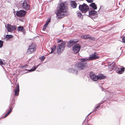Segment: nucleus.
Instances as JSON below:
<instances>
[{
	"mask_svg": "<svg viewBox=\"0 0 125 125\" xmlns=\"http://www.w3.org/2000/svg\"><path fill=\"white\" fill-rule=\"evenodd\" d=\"M56 47L55 45L53 46V47L51 48V52L50 53H52L54 51L56 50Z\"/></svg>",
	"mask_w": 125,
	"mask_h": 125,
	"instance_id": "obj_23",
	"label": "nucleus"
},
{
	"mask_svg": "<svg viewBox=\"0 0 125 125\" xmlns=\"http://www.w3.org/2000/svg\"><path fill=\"white\" fill-rule=\"evenodd\" d=\"M67 9V4L66 2H62L60 3L56 13L57 18H61L64 16V13L66 12Z\"/></svg>",
	"mask_w": 125,
	"mask_h": 125,
	"instance_id": "obj_2",
	"label": "nucleus"
},
{
	"mask_svg": "<svg viewBox=\"0 0 125 125\" xmlns=\"http://www.w3.org/2000/svg\"><path fill=\"white\" fill-rule=\"evenodd\" d=\"M81 38L83 39H89L90 40L94 41L95 40V38L94 37H91L89 34L84 35L81 36Z\"/></svg>",
	"mask_w": 125,
	"mask_h": 125,
	"instance_id": "obj_10",
	"label": "nucleus"
},
{
	"mask_svg": "<svg viewBox=\"0 0 125 125\" xmlns=\"http://www.w3.org/2000/svg\"><path fill=\"white\" fill-rule=\"evenodd\" d=\"M81 48V46L79 44H77L74 45L73 47V50L74 53H76L79 52Z\"/></svg>",
	"mask_w": 125,
	"mask_h": 125,
	"instance_id": "obj_8",
	"label": "nucleus"
},
{
	"mask_svg": "<svg viewBox=\"0 0 125 125\" xmlns=\"http://www.w3.org/2000/svg\"><path fill=\"white\" fill-rule=\"evenodd\" d=\"M65 42H62L58 46L57 48L58 54H60L63 52L65 48Z\"/></svg>",
	"mask_w": 125,
	"mask_h": 125,
	"instance_id": "obj_3",
	"label": "nucleus"
},
{
	"mask_svg": "<svg viewBox=\"0 0 125 125\" xmlns=\"http://www.w3.org/2000/svg\"><path fill=\"white\" fill-rule=\"evenodd\" d=\"M101 88L102 89V91H103V88L102 87H101Z\"/></svg>",
	"mask_w": 125,
	"mask_h": 125,
	"instance_id": "obj_39",
	"label": "nucleus"
},
{
	"mask_svg": "<svg viewBox=\"0 0 125 125\" xmlns=\"http://www.w3.org/2000/svg\"><path fill=\"white\" fill-rule=\"evenodd\" d=\"M13 36L11 35H7L5 36V39L6 41L8 39L12 38Z\"/></svg>",
	"mask_w": 125,
	"mask_h": 125,
	"instance_id": "obj_20",
	"label": "nucleus"
},
{
	"mask_svg": "<svg viewBox=\"0 0 125 125\" xmlns=\"http://www.w3.org/2000/svg\"><path fill=\"white\" fill-rule=\"evenodd\" d=\"M36 66H35L32 67V68L30 70H28L26 69H25V70L26 71H29V72H31L34 71L36 70Z\"/></svg>",
	"mask_w": 125,
	"mask_h": 125,
	"instance_id": "obj_22",
	"label": "nucleus"
},
{
	"mask_svg": "<svg viewBox=\"0 0 125 125\" xmlns=\"http://www.w3.org/2000/svg\"><path fill=\"white\" fill-rule=\"evenodd\" d=\"M114 65H113V66H112V69H114Z\"/></svg>",
	"mask_w": 125,
	"mask_h": 125,
	"instance_id": "obj_37",
	"label": "nucleus"
},
{
	"mask_svg": "<svg viewBox=\"0 0 125 125\" xmlns=\"http://www.w3.org/2000/svg\"><path fill=\"white\" fill-rule=\"evenodd\" d=\"M100 104H99L95 108L93 111H97L98 109L100 107Z\"/></svg>",
	"mask_w": 125,
	"mask_h": 125,
	"instance_id": "obj_27",
	"label": "nucleus"
},
{
	"mask_svg": "<svg viewBox=\"0 0 125 125\" xmlns=\"http://www.w3.org/2000/svg\"><path fill=\"white\" fill-rule=\"evenodd\" d=\"M8 115H8V114L7 113L6 114H5V116L4 117H6Z\"/></svg>",
	"mask_w": 125,
	"mask_h": 125,
	"instance_id": "obj_36",
	"label": "nucleus"
},
{
	"mask_svg": "<svg viewBox=\"0 0 125 125\" xmlns=\"http://www.w3.org/2000/svg\"><path fill=\"white\" fill-rule=\"evenodd\" d=\"M88 16L93 19L97 16V12L94 10H91L89 11Z\"/></svg>",
	"mask_w": 125,
	"mask_h": 125,
	"instance_id": "obj_7",
	"label": "nucleus"
},
{
	"mask_svg": "<svg viewBox=\"0 0 125 125\" xmlns=\"http://www.w3.org/2000/svg\"><path fill=\"white\" fill-rule=\"evenodd\" d=\"M62 41V40H58V41H57V43H59L61 42Z\"/></svg>",
	"mask_w": 125,
	"mask_h": 125,
	"instance_id": "obj_35",
	"label": "nucleus"
},
{
	"mask_svg": "<svg viewBox=\"0 0 125 125\" xmlns=\"http://www.w3.org/2000/svg\"><path fill=\"white\" fill-rule=\"evenodd\" d=\"M3 43L2 41L0 40V48H1L3 46Z\"/></svg>",
	"mask_w": 125,
	"mask_h": 125,
	"instance_id": "obj_26",
	"label": "nucleus"
},
{
	"mask_svg": "<svg viewBox=\"0 0 125 125\" xmlns=\"http://www.w3.org/2000/svg\"><path fill=\"white\" fill-rule=\"evenodd\" d=\"M70 4L71 7L73 8H75L77 6V4L76 2L74 1H72L70 2Z\"/></svg>",
	"mask_w": 125,
	"mask_h": 125,
	"instance_id": "obj_17",
	"label": "nucleus"
},
{
	"mask_svg": "<svg viewBox=\"0 0 125 125\" xmlns=\"http://www.w3.org/2000/svg\"><path fill=\"white\" fill-rule=\"evenodd\" d=\"M82 16V14L80 13H78L77 14V16L79 18H80Z\"/></svg>",
	"mask_w": 125,
	"mask_h": 125,
	"instance_id": "obj_28",
	"label": "nucleus"
},
{
	"mask_svg": "<svg viewBox=\"0 0 125 125\" xmlns=\"http://www.w3.org/2000/svg\"><path fill=\"white\" fill-rule=\"evenodd\" d=\"M28 65H25L23 66H22V68L25 67L26 68H27V67Z\"/></svg>",
	"mask_w": 125,
	"mask_h": 125,
	"instance_id": "obj_33",
	"label": "nucleus"
},
{
	"mask_svg": "<svg viewBox=\"0 0 125 125\" xmlns=\"http://www.w3.org/2000/svg\"><path fill=\"white\" fill-rule=\"evenodd\" d=\"M97 78L98 79H105L106 77L104 76L102 74H101L100 75H99L97 76Z\"/></svg>",
	"mask_w": 125,
	"mask_h": 125,
	"instance_id": "obj_18",
	"label": "nucleus"
},
{
	"mask_svg": "<svg viewBox=\"0 0 125 125\" xmlns=\"http://www.w3.org/2000/svg\"><path fill=\"white\" fill-rule=\"evenodd\" d=\"M79 10L83 13H85L88 10L89 7L84 3L82 5H80L79 7Z\"/></svg>",
	"mask_w": 125,
	"mask_h": 125,
	"instance_id": "obj_4",
	"label": "nucleus"
},
{
	"mask_svg": "<svg viewBox=\"0 0 125 125\" xmlns=\"http://www.w3.org/2000/svg\"><path fill=\"white\" fill-rule=\"evenodd\" d=\"M17 30L18 31H20L21 32H22L24 31V29L23 26H19L17 28Z\"/></svg>",
	"mask_w": 125,
	"mask_h": 125,
	"instance_id": "obj_21",
	"label": "nucleus"
},
{
	"mask_svg": "<svg viewBox=\"0 0 125 125\" xmlns=\"http://www.w3.org/2000/svg\"><path fill=\"white\" fill-rule=\"evenodd\" d=\"M39 65H37L36 66V69L38 67Z\"/></svg>",
	"mask_w": 125,
	"mask_h": 125,
	"instance_id": "obj_38",
	"label": "nucleus"
},
{
	"mask_svg": "<svg viewBox=\"0 0 125 125\" xmlns=\"http://www.w3.org/2000/svg\"><path fill=\"white\" fill-rule=\"evenodd\" d=\"M12 110V108H11L10 109L9 111L7 113L8 114V115H9L10 113L11 112Z\"/></svg>",
	"mask_w": 125,
	"mask_h": 125,
	"instance_id": "obj_30",
	"label": "nucleus"
},
{
	"mask_svg": "<svg viewBox=\"0 0 125 125\" xmlns=\"http://www.w3.org/2000/svg\"><path fill=\"white\" fill-rule=\"evenodd\" d=\"M28 0H24L21 6L22 8L23 9L26 10L30 9V6L28 4Z\"/></svg>",
	"mask_w": 125,
	"mask_h": 125,
	"instance_id": "obj_5",
	"label": "nucleus"
},
{
	"mask_svg": "<svg viewBox=\"0 0 125 125\" xmlns=\"http://www.w3.org/2000/svg\"><path fill=\"white\" fill-rule=\"evenodd\" d=\"M45 58V57L44 56H42L40 57V59L41 61H42Z\"/></svg>",
	"mask_w": 125,
	"mask_h": 125,
	"instance_id": "obj_25",
	"label": "nucleus"
},
{
	"mask_svg": "<svg viewBox=\"0 0 125 125\" xmlns=\"http://www.w3.org/2000/svg\"><path fill=\"white\" fill-rule=\"evenodd\" d=\"M68 72L69 73H72L75 74H77L78 71L77 70L73 69H69L68 70Z\"/></svg>",
	"mask_w": 125,
	"mask_h": 125,
	"instance_id": "obj_16",
	"label": "nucleus"
},
{
	"mask_svg": "<svg viewBox=\"0 0 125 125\" xmlns=\"http://www.w3.org/2000/svg\"><path fill=\"white\" fill-rule=\"evenodd\" d=\"M47 25H46V24H45L44 25V26L43 28V31H45V29H46V28L47 27Z\"/></svg>",
	"mask_w": 125,
	"mask_h": 125,
	"instance_id": "obj_29",
	"label": "nucleus"
},
{
	"mask_svg": "<svg viewBox=\"0 0 125 125\" xmlns=\"http://www.w3.org/2000/svg\"><path fill=\"white\" fill-rule=\"evenodd\" d=\"M7 28L8 31L11 32L15 30L16 27L15 26H11V25L8 24L7 26Z\"/></svg>",
	"mask_w": 125,
	"mask_h": 125,
	"instance_id": "obj_11",
	"label": "nucleus"
},
{
	"mask_svg": "<svg viewBox=\"0 0 125 125\" xmlns=\"http://www.w3.org/2000/svg\"><path fill=\"white\" fill-rule=\"evenodd\" d=\"M90 7L93 8L94 10H96L97 9V7L96 4L94 2L91 3L89 5Z\"/></svg>",
	"mask_w": 125,
	"mask_h": 125,
	"instance_id": "obj_19",
	"label": "nucleus"
},
{
	"mask_svg": "<svg viewBox=\"0 0 125 125\" xmlns=\"http://www.w3.org/2000/svg\"><path fill=\"white\" fill-rule=\"evenodd\" d=\"M100 57L97 56V54L95 52L90 55L88 58H84L80 59L81 62H77L75 64V68L78 70H82L84 69L87 66V64L86 62L87 61H91L98 59Z\"/></svg>",
	"mask_w": 125,
	"mask_h": 125,
	"instance_id": "obj_1",
	"label": "nucleus"
},
{
	"mask_svg": "<svg viewBox=\"0 0 125 125\" xmlns=\"http://www.w3.org/2000/svg\"><path fill=\"white\" fill-rule=\"evenodd\" d=\"M50 18H49L47 20L46 22L45 23V24L47 25H48L49 23L50 22Z\"/></svg>",
	"mask_w": 125,
	"mask_h": 125,
	"instance_id": "obj_24",
	"label": "nucleus"
},
{
	"mask_svg": "<svg viewBox=\"0 0 125 125\" xmlns=\"http://www.w3.org/2000/svg\"><path fill=\"white\" fill-rule=\"evenodd\" d=\"M125 69V68H122L121 66H118L115 67V70L118 74H121L123 73Z\"/></svg>",
	"mask_w": 125,
	"mask_h": 125,
	"instance_id": "obj_6",
	"label": "nucleus"
},
{
	"mask_svg": "<svg viewBox=\"0 0 125 125\" xmlns=\"http://www.w3.org/2000/svg\"><path fill=\"white\" fill-rule=\"evenodd\" d=\"M77 41H75L74 40H72L70 41L67 44L68 47H70L72 46L73 45L75 44L76 42Z\"/></svg>",
	"mask_w": 125,
	"mask_h": 125,
	"instance_id": "obj_13",
	"label": "nucleus"
},
{
	"mask_svg": "<svg viewBox=\"0 0 125 125\" xmlns=\"http://www.w3.org/2000/svg\"><path fill=\"white\" fill-rule=\"evenodd\" d=\"M0 64L2 65H4L5 64V63L3 62L2 60L0 59Z\"/></svg>",
	"mask_w": 125,
	"mask_h": 125,
	"instance_id": "obj_31",
	"label": "nucleus"
},
{
	"mask_svg": "<svg viewBox=\"0 0 125 125\" xmlns=\"http://www.w3.org/2000/svg\"><path fill=\"white\" fill-rule=\"evenodd\" d=\"M26 12L24 10H20L17 12L16 15L18 17H22L24 16Z\"/></svg>",
	"mask_w": 125,
	"mask_h": 125,
	"instance_id": "obj_12",
	"label": "nucleus"
},
{
	"mask_svg": "<svg viewBox=\"0 0 125 125\" xmlns=\"http://www.w3.org/2000/svg\"><path fill=\"white\" fill-rule=\"evenodd\" d=\"M17 87L16 89H14L13 90L14 91L15 93V95H16L17 96L19 94V93L20 91L18 83L17 84Z\"/></svg>",
	"mask_w": 125,
	"mask_h": 125,
	"instance_id": "obj_15",
	"label": "nucleus"
},
{
	"mask_svg": "<svg viewBox=\"0 0 125 125\" xmlns=\"http://www.w3.org/2000/svg\"><path fill=\"white\" fill-rule=\"evenodd\" d=\"M123 41L125 43V37H123L122 39Z\"/></svg>",
	"mask_w": 125,
	"mask_h": 125,
	"instance_id": "obj_32",
	"label": "nucleus"
},
{
	"mask_svg": "<svg viewBox=\"0 0 125 125\" xmlns=\"http://www.w3.org/2000/svg\"><path fill=\"white\" fill-rule=\"evenodd\" d=\"M90 77L91 79L94 81H96L97 80V76L93 73H90Z\"/></svg>",
	"mask_w": 125,
	"mask_h": 125,
	"instance_id": "obj_14",
	"label": "nucleus"
},
{
	"mask_svg": "<svg viewBox=\"0 0 125 125\" xmlns=\"http://www.w3.org/2000/svg\"><path fill=\"white\" fill-rule=\"evenodd\" d=\"M91 113H92V112H91V113H90V114H89L88 115H89Z\"/></svg>",
	"mask_w": 125,
	"mask_h": 125,
	"instance_id": "obj_40",
	"label": "nucleus"
},
{
	"mask_svg": "<svg viewBox=\"0 0 125 125\" xmlns=\"http://www.w3.org/2000/svg\"><path fill=\"white\" fill-rule=\"evenodd\" d=\"M35 50V45L34 43H32L29 47L27 49V52L29 54H31Z\"/></svg>",
	"mask_w": 125,
	"mask_h": 125,
	"instance_id": "obj_9",
	"label": "nucleus"
},
{
	"mask_svg": "<svg viewBox=\"0 0 125 125\" xmlns=\"http://www.w3.org/2000/svg\"><path fill=\"white\" fill-rule=\"evenodd\" d=\"M88 2H92V0H86Z\"/></svg>",
	"mask_w": 125,
	"mask_h": 125,
	"instance_id": "obj_34",
	"label": "nucleus"
}]
</instances>
